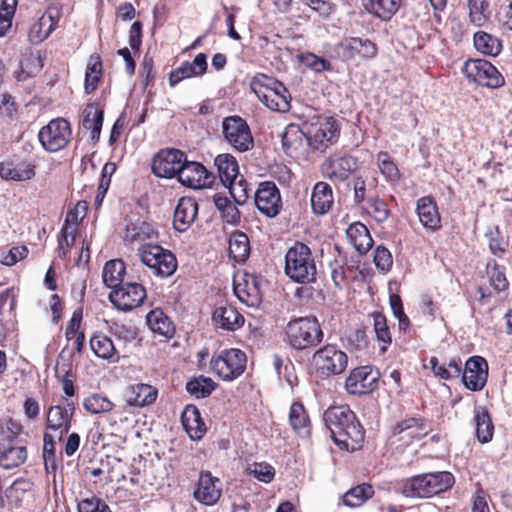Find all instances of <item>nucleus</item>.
I'll return each instance as SVG.
<instances>
[{"mask_svg": "<svg viewBox=\"0 0 512 512\" xmlns=\"http://www.w3.org/2000/svg\"><path fill=\"white\" fill-rule=\"evenodd\" d=\"M326 427L336 445L347 451L357 450L364 441L365 432L355 413L348 406H333L323 415Z\"/></svg>", "mask_w": 512, "mask_h": 512, "instance_id": "obj_1", "label": "nucleus"}, {"mask_svg": "<svg viewBox=\"0 0 512 512\" xmlns=\"http://www.w3.org/2000/svg\"><path fill=\"white\" fill-rule=\"evenodd\" d=\"M285 274L294 282L308 284L316 281L317 268L311 249L296 242L285 255Z\"/></svg>", "mask_w": 512, "mask_h": 512, "instance_id": "obj_2", "label": "nucleus"}, {"mask_svg": "<svg viewBox=\"0 0 512 512\" xmlns=\"http://www.w3.org/2000/svg\"><path fill=\"white\" fill-rule=\"evenodd\" d=\"M454 476L447 471L424 473L406 479L402 493L406 497L428 498L450 489Z\"/></svg>", "mask_w": 512, "mask_h": 512, "instance_id": "obj_3", "label": "nucleus"}, {"mask_svg": "<svg viewBox=\"0 0 512 512\" xmlns=\"http://www.w3.org/2000/svg\"><path fill=\"white\" fill-rule=\"evenodd\" d=\"M285 331L288 343L298 350L315 347L324 337L318 320L311 317H300L289 321Z\"/></svg>", "mask_w": 512, "mask_h": 512, "instance_id": "obj_4", "label": "nucleus"}, {"mask_svg": "<svg viewBox=\"0 0 512 512\" xmlns=\"http://www.w3.org/2000/svg\"><path fill=\"white\" fill-rule=\"evenodd\" d=\"M308 145L312 151H325L339 138V125L331 116H314L304 123Z\"/></svg>", "mask_w": 512, "mask_h": 512, "instance_id": "obj_5", "label": "nucleus"}, {"mask_svg": "<svg viewBox=\"0 0 512 512\" xmlns=\"http://www.w3.org/2000/svg\"><path fill=\"white\" fill-rule=\"evenodd\" d=\"M251 89L258 99L269 109L278 112H286L290 108L288 90L273 79L264 77L263 81L256 79L251 83Z\"/></svg>", "mask_w": 512, "mask_h": 512, "instance_id": "obj_6", "label": "nucleus"}, {"mask_svg": "<svg viewBox=\"0 0 512 512\" xmlns=\"http://www.w3.org/2000/svg\"><path fill=\"white\" fill-rule=\"evenodd\" d=\"M141 262L157 276L168 277L177 269L175 255L160 245L145 243L138 248Z\"/></svg>", "mask_w": 512, "mask_h": 512, "instance_id": "obj_7", "label": "nucleus"}, {"mask_svg": "<svg viewBox=\"0 0 512 512\" xmlns=\"http://www.w3.org/2000/svg\"><path fill=\"white\" fill-rule=\"evenodd\" d=\"M312 363L322 377L342 374L348 365L347 354L336 345L328 344L312 356Z\"/></svg>", "mask_w": 512, "mask_h": 512, "instance_id": "obj_8", "label": "nucleus"}, {"mask_svg": "<svg viewBox=\"0 0 512 512\" xmlns=\"http://www.w3.org/2000/svg\"><path fill=\"white\" fill-rule=\"evenodd\" d=\"M246 354L239 349L223 350L213 357L210 366L216 375L225 381H232L240 376L246 368Z\"/></svg>", "mask_w": 512, "mask_h": 512, "instance_id": "obj_9", "label": "nucleus"}, {"mask_svg": "<svg viewBox=\"0 0 512 512\" xmlns=\"http://www.w3.org/2000/svg\"><path fill=\"white\" fill-rule=\"evenodd\" d=\"M38 138L43 148L48 152H58L64 149L72 138L70 123L64 118L51 120L42 127Z\"/></svg>", "mask_w": 512, "mask_h": 512, "instance_id": "obj_10", "label": "nucleus"}, {"mask_svg": "<svg viewBox=\"0 0 512 512\" xmlns=\"http://www.w3.org/2000/svg\"><path fill=\"white\" fill-rule=\"evenodd\" d=\"M222 133L225 140L237 151L246 152L254 145L250 128L239 116H228L223 119Z\"/></svg>", "mask_w": 512, "mask_h": 512, "instance_id": "obj_11", "label": "nucleus"}, {"mask_svg": "<svg viewBox=\"0 0 512 512\" xmlns=\"http://www.w3.org/2000/svg\"><path fill=\"white\" fill-rule=\"evenodd\" d=\"M463 73L472 82L488 88H498L504 78L490 62L483 59H470L465 62Z\"/></svg>", "mask_w": 512, "mask_h": 512, "instance_id": "obj_12", "label": "nucleus"}, {"mask_svg": "<svg viewBox=\"0 0 512 512\" xmlns=\"http://www.w3.org/2000/svg\"><path fill=\"white\" fill-rule=\"evenodd\" d=\"M380 378L378 369L372 366L354 368L345 381V389L352 395H363L373 392Z\"/></svg>", "mask_w": 512, "mask_h": 512, "instance_id": "obj_13", "label": "nucleus"}, {"mask_svg": "<svg viewBox=\"0 0 512 512\" xmlns=\"http://www.w3.org/2000/svg\"><path fill=\"white\" fill-rule=\"evenodd\" d=\"M146 298V289L136 282H123L117 289L112 290L109 299L122 311H130L139 307Z\"/></svg>", "mask_w": 512, "mask_h": 512, "instance_id": "obj_14", "label": "nucleus"}, {"mask_svg": "<svg viewBox=\"0 0 512 512\" xmlns=\"http://www.w3.org/2000/svg\"><path fill=\"white\" fill-rule=\"evenodd\" d=\"M185 158V153L178 149L160 150L153 159L152 171L157 177L173 178L178 176Z\"/></svg>", "mask_w": 512, "mask_h": 512, "instance_id": "obj_15", "label": "nucleus"}, {"mask_svg": "<svg viewBox=\"0 0 512 512\" xmlns=\"http://www.w3.org/2000/svg\"><path fill=\"white\" fill-rule=\"evenodd\" d=\"M222 481L210 471H202L193 492L194 499L202 505L213 506L222 496Z\"/></svg>", "mask_w": 512, "mask_h": 512, "instance_id": "obj_16", "label": "nucleus"}, {"mask_svg": "<svg viewBox=\"0 0 512 512\" xmlns=\"http://www.w3.org/2000/svg\"><path fill=\"white\" fill-rule=\"evenodd\" d=\"M254 202L257 209L270 218L277 216L282 208L280 191L276 184L271 181L259 184Z\"/></svg>", "mask_w": 512, "mask_h": 512, "instance_id": "obj_17", "label": "nucleus"}, {"mask_svg": "<svg viewBox=\"0 0 512 512\" xmlns=\"http://www.w3.org/2000/svg\"><path fill=\"white\" fill-rule=\"evenodd\" d=\"M177 178L182 185L193 189L209 187L213 184L215 179L214 175L201 163L189 162L186 158Z\"/></svg>", "mask_w": 512, "mask_h": 512, "instance_id": "obj_18", "label": "nucleus"}, {"mask_svg": "<svg viewBox=\"0 0 512 512\" xmlns=\"http://www.w3.org/2000/svg\"><path fill=\"white\" fill-rule=\"evenodd\" d=\"M428 434L427 425L421 418L410 417L398 422L391 436V442L409 445L413 441H420Z\"/></svg>", "mask_w": 512, "mask_h": 512, "instance_id": "obj_19", "label": "nucleus"}, {"mask_svg": "<svg viewBox=\"0 0 512 512\" xmlns=\"http://www.w3.org/2000/svg\"><path fill=\"white\" fill-rule=\"evenodd\" d=\"M281 140L283 150L289 156H297L311 150L308 145V135L304 131V123L302 126L287 125L281 134Z\"/></svg>", "mask_w": 512, "mask_h": 512, "instance_id": "obj_20", "label": "nucleus"}, {"mask_svg": "<svg viewBox=\"0 0 512 512\" xmlns=\"http://www.w3.org/2000/svg\"><path fill=\"white\" fill-rule=\"evenodd\" d=\"M488 377V364L480 356H474L467 360L462 373V381L465 387L471 391L481 390Z\"/></svg>", "mask_w": 512, "mask_h": 512, "instance_id": "obj_21", "label": "nucleus"}, {"mask_svg": "<svg viewBox=\"0 0 512 512\" xmlns=\"http://www.w3.org/2000/svg\"><path fill=\"white\" fill-rule=\"evenodd\" d=\"M198 204L191 197H182L175 208L173 226L179 232H185L195 221Z\"/></svg>", "mask_w": 512, "mask_h": 512, "instance_id": "obj_22", "label": "nucleus"}, {"mask_svg": "<svg viewBox=\"0 0 512 512\" xmlns=\"http://www.w3.org/2000/svg\"><path fill=\"white\" fill-rule=\"evenodd\" d=\"M357 167L356 159L352 156H334L323 165V172L330 179L345 180Z\"/></svg>", "mask_w": 512, "mask_h": 512, "instance_id": "obj_23", "label": "nucleus"}, {"mask_svg": "<svg viewBox=\"0 0 512 512\" xmlns=\"http://www.w3.org/2000/svg\"><path fill=\"white\" fill-rule=\"evenodd\" d=\"M212 321L216 328L235 331L243 326L244 317L234 306L227 304L219 306L214 310Z\"/></svg>", "mask_w": 512, "mask_h": 512, "instance_id": "obj_24", "label": "nucleus"}, {"mask_svg": "<svg viewBox=\"0 0 512 512\" xmlns=\"http://www.w3.org/2000/svg\"><path fill=\"white\" fill-rule=\"evenodd\" d=\"M124 398L129 406L151 405L157 398V390L148 384L138 383L125 389Z\"/></svg>", "mask_w": 512, "mask_h": 512, "instance_id": "obj_25", "label": "nucleus"}, {"mask_svg": "<svg viewBox=\"0 0 512 512\" xmlns=\"http://www.w3.org/2000/svg\"><path fill=\"white\" fill-rule=\"evenodd\" d=\"M417 214L420 223L428 230L435 231L441 226V218L431 197H422L417 201Z\"/></svg>", "mask_w": 512, "mask_h": 512, "instance_id": "obj_26", "label": "nucleus"}, {"mask_svg": "<svg viewBox=\"0 0 512 512\" xmlns=\"http://www.w3.org/2000/svg\"><path fill=\"white\" fill-rule=\"evenodd\" d=\"M35 175V166L28 162H5L0 165V177L5 180L25 181Z\"/></svg>", "mask_w": 512, "mask_h": 512, "instance_id": "obj_27", "label": "nucleus"}, {"mask_svg": "<svg viewBox=\"0 0 512 512\" xmlns=\"http://www.w3.org/2000/svg\"><path fill=\"white\" fill-rule=\"evenodd\" d=\"M346 235L349 242L360 254L367 253L373 245L369 230L360 222L351 224L346 230Z\"/></svg>", "mask_w": 512, "mask_h": 512, "instance_id": "obj_28", "label": "nucleus"}, {"mask_svg": "<svg viewBox=\"0 0 512 512\" xmlns=\"http://www.w3.org/2000/svg\"><path fill=\"white\" fill-rule=\"evenodd\" d=\"M333 204V193L329 184L318 182L311 195V207L314 213L322 215L329 211Z\"/></svg>", "mask_w": 512, "mask_h": 512, "instance_id": "obj_29", "label": "nucleus"}, {"mask_svg": "<svg viewBox=\"0 0 512 512\" xmlns=\"http://www.w3.org/2000/svg\"><path fill=\"white\" fill-rule=\"evenodd\" d=\"M182 423L192 440L201 439L206 431L199 410L194 405L186 406L182 413Z\"/></svg>", "mask_w": 512, "mask_h": 512, "instance_id": "obj_30", "label": "nucleus"}, {"mask_svg": "<svg viewBox=\"0 0 512 512\" xmlns=\"http://www.w3.org/2000/svg\"><path fill=\"white\" fill-rule=\"evenodd\" d=\"M367 12L388 21L399 10L401 0H362Z\"/></svg>", "mask_w": 512, "mask_h": 512, "instance_id": "obj_31", "label": "nucleus"}, {"mask_svg": "<svg viewBox=\"0 0 512 512\" xmlns=\"http://www.w3.org/2000/svg\"><path fill=\"white\" fill-rule=\"evenodd\" d=\"M71 413L67 409L57 405L50 407L47 413V428L53 431H59V440L62 435L70 429Z\"/></svg>", "mask_w": 512, "mask_h": 512, "instance_id": "obj_32", "label": "nucleus"}, {"mask_svg": "<svg viewBox=\"0 0 512 512\" xmlns=\"http://www.w3.org/2000/svg\"><path fill=\"white\" fill-rule=\"evenodd\" d=\"M219 178L223 185L231 184V181L237 180L239 175V167L236 159L230 154H220L215 158Z\"/></svg>", "mask_w": 512, "mask_h": 512, "instance_id": "obj_33", "label": "nucleus"}, {"mask_svg": "<svg viewBox=\"0 0 512 512\" xmlns=\"http://www.w3.org/2000/svg\"><path fill=\"white\" fill-rule=\"evenodd\" d=\"M125 270L126 267L122 260L108 261L102 273L104 284L113 290L117 289L124 282Z\"/></svg>", "mask_w": 512, "mask_h": 512, "instance_id": "obj_34", "label": "nucleus"}, {"mask_svg": "<svg viewBox=\"0 0 512 512\" xmlns=\"http://www.w3.org/2000/svg\"><path fill=\"white\" fill-rule=\"evenodd\" d=\"M234 293L237 298L248 306L259 304L261 296L260 290L254 278L246 279L242 283H234Z\"/></svg>", "mask_w": 512, "mask_h": 512, "instance_id": "obj_35", "label": "nucleus"}, {"mask_svg": "<svg viewBox=\"0 0 512 512\" xmlns=\"http://www.w3.org/2000/svg\"><path fill=\"white\" fill-rule=\"evenodd\" d=\"M289 421L293 430L300 437H308L310 435L309 417L304 406L295 402L290 407Z\"/></svg>", "mask_w": 512, "mask_h": 512, "instance_id": "obj_36", "label": "nucleus"}, {"mask_svg": "<svg viewBox=\"0 0 512 512\" xmlns=\"http://www.w3.org/2000/svg\"><path fill=\"white\" fill-rule=\"evenodd\" d=\"M149 328L160 335L171 337L174 334L175 328L173 323L161 309L150 311L146 317Z\"/></svg>", "mask_w": 512, "mask_h": 512, "instance_id": "obj_37", "label": "nucleus"}, {"mask_svg": "<svg viewBox=\"0 0 512 512\" xmlns=\"http://www.w3.org/2000/svg\"><path fill=\"white\" fill-rule=\"evenodd\" d=\"M157 237V232L153 226L147 222L127 224L125 229V240L131 243L136 241H145Z\"/></svg>", "mask_w": 512, "mask_h": 512, "instance_id": "obj_38", "label": "nucleus"}, {"mask_svg": "<svg viewBox=\"0 0 512 512\" xmlns=\"http://www.w3.org/2000/svg\"><path fill=\"white\" fill-rule=\"evenodd\" d=\"M83 127L91 130V140L97 141L103 124V110L94 105H88L84 110Z\"/></svg>", "mask_w": 512, "mask_h": 512, "instance_id": "obj_39", "label": "nucleus"}, {"mask_svg": "<svg viewBox=\"0 0 512 512\" xmlns=\"http://www.w3.org/2000/svg\"><path fill=\"white\" fill-rule=\"evenodd\" d=\"M474 46L479 52L488 56L498 55L502 48L498 38L483 31L475 33Z\"/></svg>", "mask_w": 512, "mask_h": 512, "instance_id": "obj_40", "label": "nucleus"}, {"mask_svg": "<svg viewBox=\"0 0 512 512\" xmlns=\"http://www.w3.org/2000/svg\"><path fill=\"white\" fill-rule=\"evenodd\" d=\"M250 252V244L247 235L243 232L234 233L229 240V253L231 257L242 262L248 257Z\"/></svg>", "mask_w": 512, "mask_h": 512, "instance_id": "obj_41", "label": "nucleus"}, {"mask_svg": "<svg viewBox=\"0 0 512 512\" xmlns=\"http://www.w3.org/2000/svg\"><path fill=\"white\" fill-rule=\"evenodd\" d=\"M32 483L26 479H17L6 490L5 496L10 504L20 507L26 496L30 493Z\"/></svg>", "mask_w": 512, "mask_h": 512, "instance_id": "obj_42", "label": "nucleus"}, {"mask_svg": "<svg viewBox=\"0 0 512 512\" xmlns=\"http://www.w3.org/2000/svg\"><path fill=\"white\" fill-rule=\"evenodd\" d=\"M214 204L221 212L222 218L229 224L236 225L240 221V212L226 196L216 194L214 196Z\"/></svg>", "mask_w": 512, "mask_h": 512, "instance_id": "obj_43", "label": "nucleus"}, {"mask_svg": "<svg viewBox=\"0 0 512 512\" xmlns=\"http://www.w3.org/2000/svg\"><path fill=\"white\" fill-rule=\"evenodd\" d=\"M215 382L207 377L199 376L186 384V390L197 399L208 397L215 389Z\"/></svg>", "mask_w": 512, "mask_h": 512, "instance_id": "obj_44", "label": "nucleus"}, {"mask_svg": "<svg viewBox=\"0 0 512 512\" xmlns=\"http://www.w3.org/2000/svg\"><path fill=\"white\" fill-rule=\"evenodd\" d=\"M27 451L23 446L9 447L0 454V466L5 469L18 467L26 461Z\"/></svg>", "mask_w": 512, "mask_h": 512, "instance_id": "obj_45", "label": "nucleus"}, {"mask_svg": "<svg viewBox=\"0 0 512 512\" xmlns=\"http://www.w3.org/2000/svg\"><path fill=\"white\" fill-rule=\"evenodd\" d=\"M373 494L371 485L362 484L353 487L343 495V502L349 507L361 506Z\"/></svg>", "mask_w": 512, "mask_h": 512, "instance_id": "obj_46", "label": "nucleus"}, {"mask_svg": "<svg viewBox=\"0 0 512 512\" xmlns=\"http://www.w3.org/2000/svg\"><path fill=\"white\" fill-rule=\"evenodd\" d=\"M476 435L481 443H487L492 439L494 426L486 410L477 411L475 415Z\"/></svg>", "mask_w": 512, "mask_h": 512, "instance_id": "obj_47", "label": "nucleus"}, {"mask_svg": "<svg viewBox=\"0 0 512 512\" xmlns=\"http://www.w3.org/2000/svg\"><path fill=\"white\" fill-rule=\"evenodd\" d=\"M373 317V327L377 337V340L383 343L380 347L382 353L386 352L388 345L391 344V334L387 325L386 317L379 312H375L371 315Z\"/></svg>", "mask_w": 512, "mask_h": 512, "instance_id": "obj_48", "label": "nucleus"}, {"mask_svg": "<svg viewBox=\"0 0 512 512\" xmlns=\"http://www.w3.org/2000/svg\"><path fill=\"white\" fill-rule=\"evenodd\" d=\"M90 347L95 355L102 359H110L116 352L110 338L105 335H95L90 339Z\"/></svg>", "mask_w": 512, "mask_h": 512, "instance_id": "obj_49", "label": "nucleus"}, {"mask_svg": "<svg viewBox=\"0 0 512 512\" xmlns=\"http://www.w3.org/2000/svg\"><path fill=\"white\" fill-rule=\"evenodd\" d=\"M469 19L475 26H483L488 20V2L486 0H468Z\"/></svg>", "mask_w": 512, "mask_h": 512, "instance_id": "obj_50", "label": "nucleus"}, {"mask_svg": "<svg viewBox=\"0 0 512 512\" xmlns=\"http://www.w3.org/2000/svg\"><path fill=\"white\" fill-rule=\"evenodd\" d=\"M84 408L92 414L106 413L113 409L114 404L103 395L94 393L84 399Z\"/></svg>", "mask_w": 512, "mask_h": 512, "instance_id": "obj_51", "label": "nucleus"}, {"mask_svg": "<svg viewBox=\"0 0 512 512\" xmlns=\"http://www.w3.org/2000/svg\"><path fill=\"white\" fill-rule=\"evenodd\" d=\"M76 227L67 225L63 226L58 238V257L65 259L67 257L68 249L72 247L76 240Z\"/></svg>", "mask_w": 512, "mask_h": 512, "instance_id": "obj_52", "label": "nucleus"}, {"mask_svg": "<svg viewBox=\"0 0 512 512\" xmlns=\"http://www.w3.org/2000/svg\"><path fill=\"white\" fill-rule=\"evenodd\" d=\"M43 460L45 469L48 473H54L57 468V458L55 455V439L50 433L44 434Z\"/></svg>", "mask_w": 512, "mask_h": 512, "instance_id": "obj_53", "label": "nucleus"}, {"mask_svg": "<svg viewBox=\"0 0 512 512\" xmlns=\"http://www.w3.org/2000/svg\"><path fill=\"white\" fill-rule=\"evenodd\" d=\"M17 6V0H2L0 10V37L6 35L11 28L12 18Z\"/></svg>", "mask_w": 512, "mask_h": 512, "instance_id": "obj_54", "label": "nucleus"}, {"mask_svg": "<svg viewBox=\"0 0 512 512\" xmlns=\"http://www.w3.org/2000/svg\"><path fill=\"white\" fill-rule=\"evenodd\" d=\"M377 163L381 173L389 181H395L399 177V170L387 152H380L377 155Z\"/></svg>", "mask_w": 512, "mask_h": 512, "instance_id": "obj_55", "label": "nucleus"}, {"mask_svg": "<svg viewBox=\"0 0 512 512\" xmlns=\"http://www.w3.org/2000/svg\"><path fill=\"white\" fill-rule=\"evenodd\" d=\"M354 190V202L361 204L369 200V193L374 188L373 181L367 182L362 176H355L352 180Z\"/></svg>", "mask_w": 512, "mask_h": 512, "instance_id": "obj_56", "label": "nucleus"}, {"mask_svg": "<svg viewBox=\"0 0 512 512\" xmlns=\"http://www.w3.org/2000/svg\"><path fill=\"white\" fill-rule=\"evenodd\" d=\"M229 189V193L233 198L235 204L242 205L248 199V189L246 181L241 175L237 180L231 181V184L224 185Z\"/></svg>", "mask_w": 512, "mask_h": 512, "instance_id": "obj_57", "label": "nucleus"}, {"mask_svg": "<svg viewBox=\"0 0 512 512\" xmlns=\"http://www.w3.org/2000/svg\"><path fill=\"white\" fill-rule=\"evenodd\" d=\"M487 274L491 286H493L496 291L500 292L506 289L508 283L505 274L494 260L487 263Z\"/></svg>", "mask_w": 512, "mask_h": 512, "instance_id": "obj_58", "label": "nucleus"}, {"mask_svg": "<svg viewBox=\"0 0 512 512\" xmlns=\"http://www.w3.org/2000/svg\"><path fill=\"white\" fill-rule=\"evenodd\" d=\"M368 213L375 219V221L382 223L388 219L390 210L383 200L379 198H370Z\"/></svg>", "mask_w": 512, "mask_h": 512, "instance_id": "obj_59", "label": "nucleus"}, {"mask_svg": "<svg viewBox=\"0 0 512 512\" xmlns=\"http://www.w3.org/2000/svg\"><path fill=\"white\" fill-rule=\"evenodd\" d=\"M78 512H112L102 499L93 496L78 503Z\"/></svg>", "mask_w": 512, "mask_h": 512, "instance_id": "obj_60", "label": "nucleus"}, {"mask_svg": "<svg viewBox=\"0 0 512 512\" xmlns=\"http://www.w3.org/2000/svg\"><path fill=\"white\" fill-rule=\"evenodd\" d=\"M194 76L197 75L196 72L191 67L190 62H184L181 64V66L170 72L169 84L173 87L180 81Z\"/></svg>", "mask_w": 512, "mask_h": 512, "instance_id": "obj_61", "label": "nucleus"}, {"mask_svg": "<svg viewBox=\"0 0 512 512\" xmlns=\"http://www.w3.org/2000/svg\"><path fill=\"white\" fill-rule=\"evenodd\" d=\"M374 263L378 269L388 271L393 263L390 251L383 246H378L374 252Z\"/></svg>", "mask_w": 512, "mask_h": 512, "instance_id": "obj_62", "label": "nucleus"}, {"mask_svg": "<svg viewBox=\"0 0 512 512\" xmlns=\"http://www.w3.org/2000/svg\"><path fill=\"white\" fill-rule=\"evenodd\" d=\"M87 205L85 202H78L74 209L68 211L63 226L71 225L78 228L79 221L86 215Z\"/></svg>", "mask_w": 512, "mask_h": 512, "instance_id": "obj_63", "label": "nucleus"}, {"mask_svg": "<svg viewBox=\"0 0 512 512\" xmlns=\"http://www.w3.org/2000/svg\"><path fill=\"white\" fill-rule=\"evenodd\" d=\"M28 249L25 246L13 247L1 259V263L6 266H12L19 260L26 257Z\"/></svg>", "mask_w": 512, "mask_h": 512, "instance_id": "obj_64", "label": "nucleus"}]
</instances>
